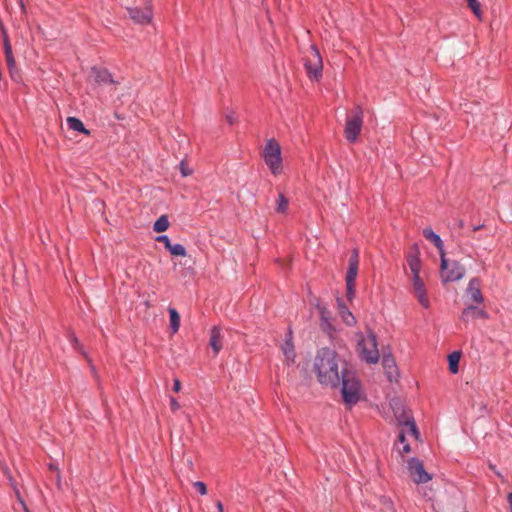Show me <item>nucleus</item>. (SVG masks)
I'll return each mask as SVG.
<instances>
[{"instance_id": "obj_1", "label": "nucleus", "mask_w": 512, "mask_h": 512, "mask_svg": "<svg viewBox=\"0 0 512 512\" xmlns=\"http://www.w3.org/2000/svg\"><path fill=\"white\" fill-rule=\"evenodd\" d=\"M338 354L327 347L318 350L314 360V371L321 385L337 388L340 385Z\"/></svg>"}, {"instance_id": "obj_2", "label": "nucleus", "mask_w": 512, "mask_h": 512, "mask_svg": "<svg viewBox=\"0 0 512 512\" xmlns=\"http://www.w3.org/2000/svg\"><path fill=\"white\" fill-rule=\"evenodd\" d=\"M340 384H342L341 394L343 402L351 408L360 400L361 383L354 372L349 371L343 366L341 368Z\"/></svg>"}, {"instance_id": "obj_3", "label": "nucleus", "mask_w": 512, "mask_h": 512, "mask_svg": "<svg viewBox=\"0 0 512 512\" xmlns=\"http://www.w3.org/2000/svg\"><path fill=\"white\" fill-rule=\"evenodd\" d=\"M304 68L307 76L312 81H320L323 72V60L319 49L312 44L303 57Z\"/></svg>"}, {"instance_id": "obj_4", "label": "nucleus", "mask_w": 512, "mask_h": 512, "mask_svg": "<svg viewBox=\"0 0 512 512\" xmlns=\"http://www.w3.org/2000/svg\"><path fill=\"white\" fill-rule=\"evenodd\" d=\"M465 267L456 260H449L445 253L440 256V278L442 283L455 282L463 278Z\"/></svg>"}, {"instance_id": "obj_5", "label": "nucleus", "mask_w": 512, "mask_h": 512, "mask_svg": "<svg viewBox=\"0 0 512 512\" xmlns=\"http://www.w3.org/2000/svg\"><path fill=\"white\" fill-rule=\"evenodd\" d=\"M360 358L368 364H376L379 361L377 335L371 329L367 332V337L358 342Z\"/></svg>"}, {"instance_id": "obj_6", "label": "nucleus", "mask_w": 512, "mask_h": 512, "mask_svg": "<svg viewBox=\"0 0 512 512\" xmlns=\"http://www.w3.org/2000/svg\"><path fill=\"white\" fill-rule=\"evenodd\" d=\"M265 163L271 170L272 174L277 175L282 170L281 147L274 139H269L263 150Z\"/></svg>"}, {"instance_id": "obj_7", "label": "nucleus", "mask_w": 512, "mask_h": 512, "mask_svg": "<svg viewBox=\"0 0 512 512\" xmlns=\"http://www.w3.org/2000/svg\"><path fill=\"white\" fill-rule=\"evenodd\" d=\"M143 7L130 6L126 7L129 17L131 20L140 25H148L153 19V6L152 0H135Z\"/></svg>"}, {"instance_id": "obj_8", "label": "nucleus", "mask_w": 512, "mask_h": 512, "mask_svg": "<svg viewBox=\"0 0 512 512\" xmlns=\"http://www.w3.org/2000/svg\"><path fill=\"white\" fill-rule=\"evenodd\" d=\"M359 269V250L353 249L349 258V265L346 272V298L352 301L356 293V278Z\"/></svg>"}, {"instance_id": "obj_9", "label": "nucleus", "mask_w": 512, "mask_h": 512, "mask_svg": "<svg viewBox=\"0 0 512 512\" xmlns=\"http://www.w3.org/2000/svg\"><path fill=\"white\" fill-rule=\"evenodd\" d=\"M363 125V109L360 106H356L354 109V115L347 119L345 126V137L346 139L354 143L361 133Z\"/></svg>"}, {"instance_id": "obj_10", "label": "nucleus", "mask_w": 512, "mask_h": 512, "mask_svg": "<svg viewBox=\"0 0 512 512\" xmlns=\"http://www.w3.org/2000/svg\"><path fill=\"white\" fill-rule=\"evenodd\" d=\"M408 471L413 481L417 484L427 483L432 478L424 469L423 462L416 457H412L408 460Z\"/></svg>"}, {"instance_id": "obj_11", "label": "nucleus", "mask_w": 512, "mask_h": 512, "mask_svg": "<svg viewBox=\"0 0 512 512\" xmlns=\"http://www.w3.org/2000/svg\"><path fill=\"white\" fill-rule=\"evenodd\" d=\"M412 286L415 296L417 297L420 305L423 308H429L430 307V301L427 296V290L425 288V284L422 280V278L419 275L412 276Z\"/></svg>"}, {"instance_id": "obj_12", "label": "nucleus", "mask_w": 512, "mask_h": 512, "mask_svg": "<svg viewBox=\"0 0 512 512\" xmlns=\"http://www.w3.org/2000/svg\"><path fill=\"white\" fill-rule=\"evenodd\" d=\"M2 40H3V49H4L7 67L9 69L11 78L13 80H16L14 77V70L16 67V63H15V59H14L13 52H12V46L10 43L8 33L3 26H2Z\"/></svg>"}, {"instance_id": "obj_13", "label": "nucleus", "mask_w": 512, "mask_h": 512, "mask_svg": "<svg viewBox=\"0 0 512 512\" xmlns=\"http://www.w3.org/2000/svg\"><path fill=\"white\" fill-rule=\"evenodd\" d=\"M407 264L412 272V276L419 275L421 270L420 250L417 243H414L406 256Z\"/></svg>"}, {"instance_id": "obj_14", "label": "nucleus", "mask_w": 512, "mask_h": 512, "mask_svg": "<svg viewBox=\"0 0 512 512\" xmlns=\"http://www.w3.org/2000/svg\"><path fill=\"white\" fill-rule=\"evenodd\" d=\"M316 309L319 312L320 320H321V327L323 331L330 333L332 330H334L332 324H331V311L328 309L327 305L323 303L320 299L316 300L315 304Z\"/></svg>"}, {"instance_id": "obj_15", "label": "nucleus", "mask_w": 512, "mask_h": 512, "mask_svg": "<svg viewBox=\"0 0 512 512\" xmlns=\"http://www.w3.org/2000/svg\"><path fill=\"white\" fill-rule=\"evenodd\" d=\"M382 365L390 382L397 381L399 371L395 359L391 353H383Z\"/></svg>"}, {"instance_id": "obj_16", "label": "nucleus", "mask_w": 512, "mask_h": 512, "mask_svg": "<svg viewBox=\"0 0 512 512\" xmlns=\"http://www.w3.org/2000/svg\"><path fill=\"white\" fill-rule=\"evenodd\" d=\"M466 294L475 303L480 304L484 301V297L481 292V280L478 277L470 279L466 289Z\"/></svg>"}, {"instance_id": "obj_17", "label": "nucleus", "mask_w": 512, "mask_h": 512, "mask_svg": "<svg viewBox=\"0 0 512 512\" xmlns=\"http://www.w3.org/2000/svg\"><path fill=\"white\" fill-rule=\"evenodd\" d=\"M488 313L481 308H478L474 305H469L463 309L461 313V320L464 322H468L470 319H488Z\"/></svg>"}, {"instance_id": "obj_18", "label": "nucleus", "mask_w": 512, "mask_h": 512, "mask_svg": "<svg viewBox=\"0 0 512 512\" xmlns=\"http://www.w3.org/2000/svg\"><path fill=\"white\" fill-rule=\"evenodd\" d=\"M394 416L399 424V426H408L410 421H414V417L410 410H406L402 405L393 406Z\"/></svg>"}, {"instance_id": "obj_19", "label": "nucleus", "mask_w": 512, "mask_h": 512, "mask_svg": "<svg viewBox=\"0 0 512 512\" xmlns=\"http://www.w3.org/2000/svg\"><path fill=\"white\" fill-rule=\"evenodd\" d=\"M222 338L221 328L213 326L210 330L209 346L212 348L214 355H218L223 347Z\"/></svg>"}, {"instance_id": "obj_20", "label": "nucleus", "mask_w": 512, "mask_h": 512, "mask_svg": "<svg viewBox=\"0 0 512 512\" xmlns=\"http://www.w3.org/2000/svg\"><path fill=\"white\" fill-rule=\"evenodd\" d=\"M91 72L94 76L95 82L98 84H104V83L117 84L118 83L113 79L112 74L106 68H99V67L93 66L91 68Z\"/></svg>"}, {"instance_id": "obj_21", "label": "nucleus", "mask_w": 512, "mask_h": 512, "mask_svg": "<svg viewBox=\"0 0 512 512\" xmlns=\"http://www.w3.org/2000/svg\"><path fill=\"white\" fill-rule=\"evenodd\" d=\"M337 306H338V312L341 315L343 321L348 326H353L356 324V318L351 313L347 305L344 303L342 298H337Z\"/></svg>"}, {"instance_id": "obj_22", "label": "nucleus", "mask_w": 512, "mask_h": 512, "mask_svg": "<svg viewBox=\"0 0 512 512\" xmlns=\"http://www.w3.org/2000/svg\"><path fill=\"white\" fill-rule=\"evenodd\" d=\"M423 236L434 244V246L438 249L440 256L442 253H445L442 239L431 228L423 229Z\"/></svg>"}, {"instance_id": "obj_23", "label": "nucleus", "mask_w": 512, "mask_h": 512, "mask_svg": "<svg viewBox=\"0 0 512 512\" xmlns=\"http://www.w3.org/2000/svg\"><path fill=\"white\" fill-rule=\"evenodd\" d=\"M281 349L288 363H294L296 353L293 341H291L290 339H285L284 343L281 346Z\"/></svg>"}, {"instance_id": "obj_24", "label": "nucleus", "mask_w": 512, "mask_h": 512, "mask_svg": "<svg viewBox=\"0 0 512 512\" xmlns=\"http://www.w3.org/2000/svg\"><path fill=\"white\" fill-rule=\"evenodd\" d=\"M66 121H67V125L70 129L80 132V133H83L88 136L91 134L90 130L85 128L83 122L79 118L68 117Z\"/></svg>"}, {"instance_id": "obj_25", "label": "nucleus", "mask_w": 512, "mask_h": 512, "mask_svg": "<svg viewBox=\"0 0 512 512\" xmlns=\"http://www.w3.org/2000/svg\"><path fill=\"white\" fill-rule=\"evenodd\" d=\"M461 357L460 351H454L451 354L448 355V366L449 371L452 374H456L459 371V361Z\"/></svg>"}, {"instance_id": "obj_26", "label": "nucleus", "mask_w": 512, "mask_h": 512, "mask_svg": "<svg viewBox=\"0 0 512 512\" xmlns=\"http://www.w3.org/2000/svg\"><path fill=\"white\" fill-rule=\"evenodd\" d=\"M170 317V329L173 334L177 333L180 327V315L175 308L168 309Z\"/></svg>"}, {"instance_id": "obj_27", "label": "nucleus", "mask_w": 512, "mask_h": 512, "mask_svg": "<svg viewBox=\"0 0 512 512\" xmlns=\"http://www.w3.org/2000/svg\"><path fill=\"white\" fill-rule=\"evenodd\" d=\"M68 337H69V340H70L73 348L76 351H78L79 353H81L87 359L88 362H90L91 359L88 357L87 353L84 350L83 345L80 343V341L77 338V336L75 335V333L73 331H69V336Z\"/></svg>"}, {"instance_id": "obj_28", "label": "nucleus", "mask_w": 512, "mask_h": 512, "mask_svg": "<svg viewBox=\"0 0 512 512\" xmlns=\"http://www.w3.org/2000/svg\"><path fill=\"white\" fill-rule=\"evenodd\" d=\"M169 228V219L166 214L161 215L153 225V230L157 233L166 231Z\"/></svg>"}, {"instance_id": "obj_29", "label": "nucleus", "mask_w": 512, "mask_h": 512, "mask_svg": "<svg viewBox=\"0 0 512 512\" xmlns=\"http://www.w3.org/2000/svg\"><path fill=\"white\" fill-rule=\"evenodd\" d=\"M288 205H289V199L283 193H279L278 199L276 202V207H275L276 212L281 213V214L286 213L287 209H288Z\"/></svg>"}, {"instance_id": "obj_30", "label": "nucleus", "mask_w": 512, "mask_h": 512, "mask_svg": "<svg viewBox=\"0 0 512 512\" xmlns=\"http://www.w3.org/2000/svg\"><path fill=\"white\" fill-rule=\"evenodd\" d=\"M167 250L170 252L171 255L176 257H185L187 255L186 249L182 244H170L168 246Z\"/></svg>"}, {"instance_id": "obj_31", "label": "nucleus", "mask_w": 512, "mask_h": 512, "mask_svg": "<svg viewBox=\"0 0 512 512\" xmlns=\"http://www.w3.org/2000/svg\"><path fill=\"white\" fill-rule=\"evenodd\" d=\"M468 7L473 11V13L480 18L481 17V6L478 0H466Z\"/></svg>"}, {"instance_id": "obj_32", "label": "nucleus", "mask_w": 512, "mask_h": 512, "mask_svg": "<svg viewBox=\"0 0 512 512\" xmlns=\"http://www.w3.org/2000/svg\"><path fill=\"white\" fill-rule=\"evenodd\" d=\"M398 442L402 443V445H403V448L401 451L402 453L407 454L411 451V447H410L409 443H407V441H406L404 430H401L400 433L398 434Z\"/></svg>"}, {"instance_id": "obj_33", "label": "nucleus", "mask_w": 512, "mask_h": 512, "mask_svg": "<svg viewBox=\"0 0 512 512\" xmlns=\"http://www.w3.org/2000/svg\"><path fill=\"white\" fill-rule=\"evenodd\" d=\"M380 503L383 505V509L387 512H395L394 504L389 497L381 496Z\"/></svg>"}, {"instance_id": "obj_34", "label": "nucleus", "mask_w": 512, "mask_h": 512, "mask_svg": "<svg viewBox=\"0 0 512 512\" xmlns=\"http://www.w3.org/2000/svg\"><path fill=\"white\" fill-rule=\"evenodd\" d=\"M179 169L183 177L190 176L193 173V170L189 168L187 162L182 160L179 164Z\"/></svg>"}, {"instance_id": "obj_35", "label": "nucleus", "mask_w": 512, "mask_h": 512, "mask_svg": "<svg viewBox=\"0 0 512 512\" xmlns=\"http://www.w3.org/2000/svg\"><path fill=\"white\" fill-rule=\"evenodd\" d=\"M408 428L409 433L417 440L420 439V432L416 426L415 420L410 421V424L406 426Z\"/></svg>"}, {"instance_id": "obj_36", "label": "nucleus", "mask_w": 512, "mask_h": 512, "mask_svg": "<svg viewBox=\"0 0 512 512\" xmlns=\"http://www.w3.org/2000/svg\"><path fill=\"white\" fill-rule=\"evenodd\" d=\"M193 486L195 487V489L201 494V495H206L207 494V486L204 482L202 481H196L193 483Z\"/></svg>"}, {"instance_id": "obj_37", "label": "nucleus", "mask_w": 512, "mask_h": 512, "mask_svg": "<svg viewBox=\"0 0 512 512\" xmlns=\"http://www.w3.org/2000/svg\"><path fill=\"white\" fill-rule=\"evenodd\" d=\"M157 242L163 243L164 247L167 249L170 246L171 241L167 235H159L155 239Z\"/></svg>"}, {"instance_id": "obj_38", "label": "nucleus", "mask_w": 512, "mask_h": 512, "mask_svg": "<svg viewBox=\"0 0 512 512\" xmlns=\"http://www.w3.org/2000/svg\"><path fill=\"white\" fill-rule=\"evenodd\" d=\"M48 468H49L50 471L56 472L57 483L59 484L60 483V470H59L57 464L49 463L48 464Z\"/></svg>"}, {"instance_id": "obj_39", "label": "nucleus", "mask_w": 512, "mask_h": 512, "mask_svg": "<svg viewBox=\"0 0 512 512\" xmlns=\"http://www.w3.org/2000/svg\"><path fill=\"white\" fill-rule=\"evenodd\" d=\"M170 407L173 412L180 409V404L174 397H171V399H170Z\"/></svg>"}, {"instance_id": "obj_40", "label": "nucleus", "mask_w": 512, "mask_h": 512, "mask_svg": "<svg viewBox=\"0 0 512 512\" xmlns=\"http://www.w3.org/2000/svg\"><path fill=\"white\" fill-rule=\"evenodd\" d=\"M181 389V382L179 379H174L173 381V387H172V390L175 392V393H178Z\"/></svg>"}, {"instance_id": "obj_41", "label": "nucleus", "mask_w": 512, "mask_h": 512, "mask_svg": "<svg viewBox=\"0 0 512 512\" xmlns=\"http://www.w3.org/2000/svg\"><path fill=\"white\" fill-rule=\"evenodd\" d=\"M226 121L230 125H233L236 122V117L234 116V112H231V113L226 115Z\"/></svg>"}, {"instance_id": "obj_42", "label": "nucleus", "mask_w": 512, "mask_h": 512, "mask_svg": "<svg viewBox=\"0 0 512 512\" xmlns=\"http://www.w3.org/2000/svg\"><path fill=\"white\" fill-rule=\"evenodd\" d=\"M89 363H91V361H90ZM90 366H91V371H92V373H93V375H94L95 379H96L97 381H99V375H98V373H97V371H96L95 366H94L93 364H90Z\"/></svg>"}, {"instance_id": "obj_43", "label": "nucleus", "mask_w": 512, "mask_h": 512, "mask_svg": "<svg viewBox=\"0 0 512 512\" xmlns=\"http://www.w3.org/2000/svg\"><path fill=\"white\" fill-rule=\"evenodd\" d=\"M285 339H290L291 341H293V332H292V329L290 327L287 330V333L285 335Z\"/></svg>"}, {"instance_id": "obj_44", "label": "nucleus", "mask_w": 512, "mask_h": 512, "mask_svg": "<svg viewBox=\"0 0 512 512\" xmlns=\"http://www.w3.org/2000/svg\"><path fill=\"white\" fill-rule=\"evenodd\" d=\"M507 501H508V504H509L510 511L512 512V492L508 493Z\"/></svg>"}, {"instance_id": "obj_45", "label": "nucleus", "mask_w": 512, "mask_h": 512, "mask_svg": "<svg viewBox=\"0 0 512 512\" xmlns=\"http://www.w3.org/2000/svg\"><path fill=\"white\" fill-rule=\"evenodd\" d=\"M216 507H217L219 512H223V504H222L221 501H217L216 502Z\"/></svg>"}, {"instance_id": "obj_46", "label": "nucleus", "mask_w": 512, "mask_h": 512, "mask_svg": "<svg viewBox=\"0 0 512 512\" xmlns=\"http://www.w3.org/2000/svg\"><path fill=\"white\" fill-rule=\"evenodd\" d=\"M485 227L484 224H480V225H476V226H473V231L476 232L478 230H481Z\"/></svg>"}, {"instance_id": "obj_47", "label": "nucleus", "mask_w": 512, "mask_h": 512, "mask_svg": "<svg viewBox=\"0 0 512 512\" xmlns=\"http://www.w3.org/2000/svg\"><path fill=\"white\" fill-rule=\"evenodd\" d=\"M17 2H18V4L20 5L21 10H22L23 12H25V9H26V8H25L24 0H17Z\"/></svg>"}, {"instance_id": "obj_48", "label": "nucleus", "mask_w": 512, "mask_h": 512, "mask_svg": "<svg viewBox=\"0 0 512 512\" xmlns=\"http://www.w3.org/2000/svg\"><path fill=\"white\" fill-rule=\"evenodd\" d=\"M14 490H15V494H16L19 502L21 503V500H23V499H22V497L20 495V491L16 487H14Z\"/></svg>"}, {"instance_id": "obj_49", "label": "nucleus", "mask_w": 512, "mask_h": 512, "mask_svg": "<svg viewBox=\"0 0 512 512\" xmlns=\"http://www.w3.org/2000/svg\"><path fill=\"white\" fill-rule=\"evenodd\" d=\"M21 505H22V507H23L25 512H30V510L28 509V507H27L26 503L24 502V500H21Z\"/></svg>"}, {"instance_id": "obj_50", "label": "nucleus", "mask_w": 512, "mask_h": 512, "mask_svg": "<svg viewBox=\"0 0 512 512\" xmlns=\"http://www.w3.org/2000/svg\"><path fill=\"white\" fill-rule=\"evenodd\" d=\"M114 116H115V118H117L118 120H122V119H124V117H123L122 115H120L118 112H115V113H114Z\"/></svg>"}, {"instance_id": "obj_51", "label": "nucleus", "mask_w": 512, "mask_h": 512, "mask_svg": "<svg viewBox=\"0 0 512 512\" xmlns=\"http://www.w3.org/2000/svg\"><path fill=\"white\" fill-rule=\"evenodd\" d=\"M14 77H15V79H16V80H15L16 82H18V81L20 80V75H19V73H18V72H15V71H14Z\"/></svg>"}, {"instance_id": "obj_52", "label": "nucleus", "mask_w": 512, "mask_h": 512, "mask_svg": "<svg viewBox=\"0 0 512 512\" xmlns=\"http://www.w3.org/2000/svg\"><path fill=\"white\" fill-rule=\"evenodd\" d=\"M464 512H468V511H464Z\"/></svg>"}]
</instances>
